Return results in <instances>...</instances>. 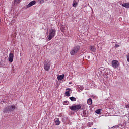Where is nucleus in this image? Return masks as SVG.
<instances>
[{
    "label": "nucleus",
    "instance_id": "18",
    "mask_svg": "<svg viewBox=\"0 0 129 129\" xmlns=\"http://www.w3.org/2000/svg\"><path fill=\"white\" fill-rule=\"evenodd\" d=\"M101 110H102L101 109H99L96 111V113L97 114H100V112H101Z\"/></svg>",
    "mask_w": 129,
    "mask_h": 129
},
{
    "label": "nucleus",
    "instance_id": "28",
    "mask_svg": "<svg viewBox=\"0 0 129 129\" xmlns=\"http://www.w3.org/2000/svg\"><path fill=\"white\" fill-rule=\"evenodd\" d=\"M91 124H92V125H93V123H91Z\"/></svg>",
    "mask_w": 129,
    "mask_h": 129
},
{
    "label": "nucleus",
    "instance_id": "21",
    "mask_svg": "<svg viewBox=\"0 0 129 129\" xmlns=\"http://www.w3.org/2000/svg\"><path fill=\"white\" fill-rule=\"evenodd\" d=\"M39 3H40V4H44V3H45V1L44 0H40Z\"/></svg>",
    "mask_w": 129,
    "mask_h": 129
},
{
    "label": "nucleus",
    "instance_id": "14",
    "mask_svg": "<svg viewBox=\"0 0 129 129\" xmlns=\"http://www.w3.org/2000/svg\"><path fill=\"white\" fill-rule=\"evenodd\" d=\"M87 104H89V105H91L92 104V99L89 98L87 100Z\"/></svg>",
    "mask_w": 129,
    "mask_h": 129
},
{
    "label": "nucleus",
    "instance_id": "13",
    "mask_svg": "<svg viewBox=\"0 0 129 129\" xmlns=\"http://www.w3.org/2000/svg\"><path fill=\"white\" fill-rule=\"evenodd\" d=\"M99 69L100 70L101 72L104 75V73H105V68L103 67L99 68Z\"/></svg>",
    "mask_w": 129,
    "mask_h": 129
},
{
    "label": "nucleus",
    "instance_id": "17",
    "mask_svg": "<svg viewBox=\"0 0 129 129\" xmlns=\"http://www.w3.org/2000/svg\"><path fill=\"white\" fill-rule=\"evenodd\" d=\"M70 99L71 100V101H76V98L74 97H70Z\"/></svg>",
    "mask_w": 129,
    "mask_h": 129
},
{
    "label": "nucleus",
    "instance_id": "26",
    "mask_svg": "<svg viewBox=\"0 0 129 129\" xmlns=\"http://www.w3.org/2000/svg\"><path fill=\"white\" fill-rule=\"evenodd\" d=\"M91 126L90 125H88V127H91Z\"/></svg>",
    "mask_w": 129,
    "mask_h": 129
},
{
    "label": "nucleus",
    "instance_id": "24",
    "mask_svg": "<svg viewBox=\"0 0 129 129\" xmlns=\"http://www.w3.org/2000/svg\"><path fill=\"white\" fill-rule=\"evenodd\" d=\"M126 108H129V104L126 105Z\"/></svg>",
    "mask_w": 129,
    "mask_h": 129
},
{
    "label": "nucleus",
    "instance_id": "4",
    "mask_svg": "<svg viewBox=\"0 0 129 129\" xmlns=\"http://www.w3.org/2000/svg\"><path fill=\"white\" fill-rule=\"evenodd\" d=\"M69 109H71V110H73V111H75V110H79L80 109H81V105H80V104L73 105V106L69 107Z\"/></svg>",
    "mask_w": 129,
    "mask_h": 129
},
{
    "label": "nucleus",
    "instance_id": "7",
    "mask_svg": "<svg viewBox=\"0 0 129 129\" xmlns=\"http://www.w3.org/2000/svg\"><path fill=\"white\" fill-rule=\"evenodd\" d=\"M14 60V54L13 53H10L9 55L8 61L12 63Z\"/></svg>",
    "mask_w": 129,
    "mask_h": 129
},
{
    "label": "nucleus",
    "instance_id": "9",
    "mask_svg": "<svg viewBox=\"0 0 129 129\" xmlns=\"http://www.w3.org/2000/svg\"><path fill=\"white\" fill-rule=\"evenodd\" d=\"M96 75L98 76V77H100V76H103V74L100 71V69H98L97 72H96Z\"/></svg>",
    "mask_w": 129,
    "mask_h": 129
},
{
    "label": "nucleus",
    "instance_id": "12",
    "mask_svg": "<svg viewBox=\"0 0 129 129\" xmlns=\"http://www.w3.org/2000/svg\"><path fill=\"white\" fill-rule=\"evenodd\" d=\"M64 76H65L64 74L58 76H57L58 80H62V79H64Z\"/></svg>",
    "mask_w": 129,
    "mask_h": 129
},
{
    "label": "nucleus",
    "instance_id": "10",
    "mask_svg": "<svg viewBox=\"0 0 129 129\" xmlns=\"http://www.w3.org/2000/svg\"><path fill=\"white\" fill-rule=\"evenodd\" d=\"M79 2V0H74L72 4L73 7L76 8V7H77V5H78Z\"/></svg>",
    "mask_w": 129,
    "mask_h": 129
},
{
    "label": "nucleus",
    "instance_id": "25",
    "mask_svg": "<svg viewBox=\"0 0 129 129\" xmlns=\"http://www.w3.org/2000/svg\"><path fill=\"white\" fill-rule=\"evenodd\" d=\"M66 90H70V88H68L66 89Z\"/></svg>",
    "mask_w": 129,
    "mask_h": 129
},
{
    "label": "nucleus",
    "instance_id": "22",
    "mask_svg": "<svg viewBox=\"0 0 129 129\" xmlns=\"http://www.w3.org/2000/svg\"><path fill=\"white\" fill-rule=\"evenodd\" d=\"M126 57H127V60L128 62H129V53L128 54V55H127Z\"/></svg>",
    "mask_w": 129,
    "mask_h": 129
},
{
    "label": "nucleus",
    "instance_id": "20",
    "mask_svg": "<svg viewBox=\"0 0 129 129\" xmlns=\"http://www.w3.org/2000/svg\"><path fill=\"white\" fill-rule=\"evenodd\" d=\"M65 95H66V96H70V92H69V91H66V92H65Z\"/></svg>",
    "mask_w": 129,
    "mask_h": 129
},
{
    "label": "nucleus",
    "instance_id": "16",
    "mask_svg": "<svg viewBox=\"0 0 129 129\" xmlns=\"http://www.w3.org/2000/svg\"><path fill=\"white\" fill-rule=\"evenodd\" d=\"M122 7H124V8H129V3H124L122 4Z\"/></svg>",
    "mask_w": 129,
    "mask_h": 129
},
{
    "label": "nucleus",
    "instance_id": "8",
    "mask_svg": "<svg viewBox=\"0 0 129 129\" xmlns=\"http://www.w3.org/2000/svg\"><path fill=\"white\" fill-rule=\"evenodd\" d=\"M36 4V1L34 0L30 2L27 6V8H31L32 6H34V5Z\"/></svg>",
    "mask_w": 129,
    "mask_h": 129
},
{
    "label": "nucleus",
    "instance_id": "23",
    "mask_svg": "<svg viewBox=\"0 0 129 129\" xmlns=\"http://www.w3.org/2000/svg\"><path fill=\"white\" fill-rule=\"evenodd\" d=\"M63 104H68V101H65L64 102H63Z\"/></svg>",
    "mask_w": 129,
    "mask_h": 129
},
{
    "label": "nucleus",
    "instance_id": "15",
    "mask_svg": "<svg viewBox=\"0 0 129 129\" xmlns=\"http://www.w3.org/2000/svg\"><path fill=\"white\" fill-rule=\"evenodd\" d=\"M89 49L91 52H94L95 51V48L94 47V46L90 45L89 47Z\"/></svg>",
    "mask_w": 129,
    "mask_h": 129
},
{
    "label": "nucleus",
    "instance_id": "27",
    "mask_svg": "<svg viewBox=\"0 0 129 129\" xmlns=\"http://www.w3.org/2000/svg\"><path fill=\"white\" fill-rule=\"evenodd\" d=\"M69 84H72V82H70L69 83Z\"/></svg>",
    "mask_w": 129,
    "mask_h": 129
},
{
    "label": "nucleus",
    "instance_id": "3",
    "mask_svg": "<svg viewBox=\"0 0 129 129\" xmlns=\"http://www.w3.org/2000/svg\"><path fill=\"white\" fill-rule=\"evenodd\" d=\"M15 109H17V107L14 105L7 106L4 108L5 111H9L10 112L14 111Z\"/></svg>",
    "mask_w": 129,
    "mask_h": 129
},
{
    "label": "nucleus",
    "instance_id": "6",
    "mask_svg": "<svg viewBox=\"0 0 129 129\" xmlns=\"http://www.w3.org/2000/svg\"><path fill=\"white\" fill-rule=\"evenodd\" d=\"M44 68L45 71H49L50 68H51V64L48 62H45L44 64Z\"/></svg>",
    "mask_w": 129,
    "mask_h": 129
},
{
    "label": "nucleus",
    "instance_id": "11",
    "mask_svg": "<svg viewBox=\"0 0 129 129\" xmlns=\"http://www.w3.org/2000/svg\"><path fill=\"white\" fill-rule=\"evenodd\" d=\"M55 125H60V123H61V122L60 121V119L59 118H57L55 120Z\"/></svg>",
    "mask_w": 129,
    "mask_h": 129
},
{
    "label": "nucleus",
    "instance_id": "19",
    "mask_svg": "<svg viewBox=\"0 0 129 129\" xmlns=\"http://www.w3.org/2000/svg\"><path fill=\"white\" fill-rule=\"evenodd\" d=\"M21 3V0H14L15 5H17V4H20Z\"/></svg>",
    "mask_w": 129,
    "mask_h": 129
},
{
    "label": "nucleus",
    "instance_id": "5",
    "mask_svg": "<svg viewBox=\"0 0 129 129\" xmlns=\"http://www.w3.org/2000/svg\"><path fill=\"white\" fill-rule=\"evenodd\" d=\"M112 66L114 69H116L119 66V62L116 60L112 61Z\"/></svg>",
    "mask_w": 129,
    "mask_h": 129
},
{
    "label": "nucleus",
    "instance_id": "1",
    "mask_svg": "<svg viewBox=\"0 0 129 129\" xmlns=\"http://www.w3.org/2000/svg\"><path fill=\"white\" fill-rule=\"evenodd\" d=\"M80 50V46H79V45L75 46L71 50V51L70 52V54L71 55V56H74V55H75V54H77V52Z\"/></svg>",
    "mask_w": 129,
    "mask_h": 129
},
{
    "label": "nucleus",
    "instance_id": "2",
    "mask_svg": "<svg viewBox=\"0 0 129 129\" xmlns=\"http://www.w3.org/2000/svg\"><path fill=\"white\" fill-rule=\"evenodd\" d=\"M56 36V29H51L49 30V33L48 35V40L51 41V39H53Z\"/></svg>",
    "mask_w": 129,
    "mask_h": 129
}]
</instances>
